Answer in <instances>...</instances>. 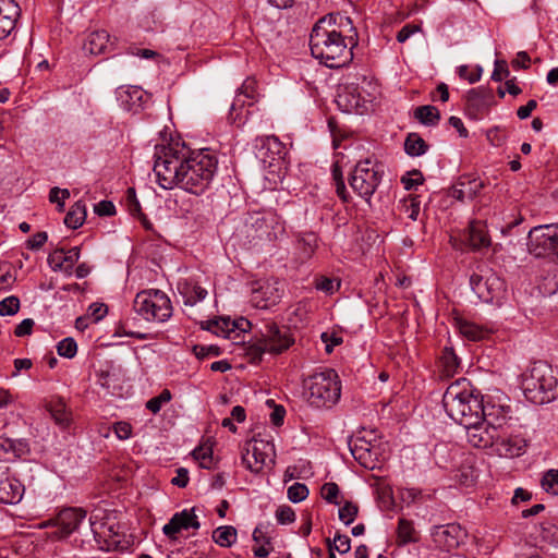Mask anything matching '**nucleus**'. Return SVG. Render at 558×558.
I'll return each mask as SVG.
<instances>
[{"label":"nucleus","mask_w":558,"mask_h":558,"mask_svg":"<svg viewBox=\"0 0 558 558\" xmlns=\"http://www.w3.org/2000/svg\"><path fill=\"white\" fill-rule=\"evenodd\" d=\"M357 33L348 16L330 13L319 19L310 36L312 56L331 69L348 65L353 59L352 48Z\"/></svg>","instance_id":"f257e3e1"},{"label":"nucleus","mask_w":558,"mask_h":558,"mask_svg":"<svg viewBox=\"0 0 558 558\" xmlns=\"http://www.w3.org/2000/svg\"><path fill=\"white\" fill-rule=\"evenodd\" d=\"M483 397L473 388L466 378H459L451 383L442 397V404L447 414L457 423L470 426L478 422L483 411Z\"/></svg>","instance_id":"f03ea898"},{"label":"nucleus","mask_w":558,"mask_h":558,"mask_svg":"<svg viewBox=\"0 0 558 558\" xmlns=\"http://www.w3.org/2000/svg\"><path fill=\"white\" fill-rule=\"evenodd\" d=\"M217 168V156L208 149L185 154L181 189L195 195L203 194L210 186Z\"/></svg>","instance_id":"7ed1b4c3"},{"label":"nucleus","mask_w":558,"mask_h":558,"mask_svg":"<svg viewBox=\"0 0 558 558\" xmlns=\"http://www.w3.org/2000/svg\"><path fill=\"white\" fill-rule=\"evenodd\" d=\"M557 384L551 366L538 361L522 375L521 387L529 401L545 404L556 398Z\"/></svg>","instance_id":"20e7f679"},{"label":"nucleus","mask_w":558,"mask_h":558,"mask_svg":"<svg viewBox=\"0 0 558 558\" xmlns=\"http://www.w3.org/2000/svg\"><path fill=\"white\" fill-rule=\"evenodd\" d=\"M284 232L280 217L272 210L253 211L247 214L240 234L248 244L277 240Z\"/></svg>","instance_id":"39448f33"},{"label":"nucleus","mask_w":558,"mask_h":558,"mask_svg":"<svg viewBox=\"0 0 558 558\" xmlns=\"http://www.w3.org/2000/svg\"><path fill=\"white\" fill-rule=\"evenodd\" d=\"M186 151L184 148H177L171 145L156 146L154 172L157 183L165 190L173 186L181 187V173Z\"/></svg>","instance_id":"423d86ee"},{"label":"nucleus","mask_w":558,"mask_h":558,"mask_svg":"<svg viewBox=\"0 0 558 558\" xmlns=\"http://www.w3.org/2000/svg\"><path fill=\"white\" fill-rule=\"evenodd\" d=\"M304 386L308 402L316 408L332 407L340 398L341 385L331 368L308 376Z\"/></svg>","instance_id":"0eeeda50"},{"label":"nucleus","mask_w":558,"mask_h":558,"mask_svg":"<svg viewBox=\"0 0 558 558\" xmlns=\"http://www.w3.org/2000/svg\"><path fill=\"white\" fill-rule=\"evenodd\" d=\"M294 337L287 326H278L269 323L260 330V336L250 347L254 359H262L264 353L272 355L281 354L294 344Z\"/></svg>","instance_id":"6e6552de"},{"label":"nucleus","mask_w":558,"mask_h":558,"mask_svg":"<svg viewBox=\"0 0 558 558\" xmlns=\"http://www.w3.org/2000/svg\"><path fill=\"white\" fill-rule=\"evenodd\" d=\"M134 311L147 322L163 323L172 315V305L168 295L156 289L144 290L136 294Z\"/></svg>","instance_id":"1a4fd4ad"},{"label":"nucleus","mask_w":558,"mask_h":558,"mask_svg":"<svg viewBox=\"0 0 558 558\" xmlns=\"http://www.w3.org/2000/svg\"><path fill=\"white\" fill-rule=\"evenodd\" d=\"M383 178V167L376 160L366 158L360 160L353 168L349 184L352 190L367 203L376 192Z\"/></svg>","instance_id":"9d476101"},{"label":"nucleus","mask_w":558,"mask_h":558,"mask_svg":"<svg viewBox=\"0 0 558 558\" xmlns=\"http://www.w3.org/2000/svg\"><path fill=\"white\" fill-rule=\"evenodd\" d=\"M470 284L477 298L485 303L499 302L506 291L504 280L486 266L477 267L470 277Z\"/></svg>","instance_id":"9b49d317"},{"label":"nucleus","mask_w":558,"mask_h":558,"mask_svg":"<svg viewBox=\"0 0 558 558\" xmlns=\"http://www.w3.org/2000/svg\"><path fill=\"white\" fill-rule=\"evenodd\" d=\"M275 457L274 444L262 438H253L243 449L242 462L251 472L259 473L264 468L275 463Z\"/></svg>","instance_id":"f8f14e48"},{"label":"nucleus","mask_w":558,"mask_h":558,"mask_svg":"<svg viewBox=\"0 0 558 558\" xmlns=\"http://www.w3.org/2000/svg\"><path fill=\"white\" fill-rule=\"evenodd\" d=\"M283 293V282L277 279L257 280L252 283L250 302L256 308L268 310L280 302Z\"/></svg>","instance_id":"ddd939ff"},{"label":"nucleus","mask_w":558,"mask_h":558,"mask_svg":"<svg viewBox=\"0 0 558 558\" xmlns=\"http://www.w3.org/2000/svg\"><path fill=\"white\" fill-rule=\"evenodd\" d=\"M530 251L536 255L554 254L558 257V223L536 226L529 232Z\"/></svg>","instance_id":"4468645a"},{"label":"nucleus","mask_w":558,"mask_h":558,"mask_svg":"<svg viewBox=\"0 0 558 558\" xmlns=\"http://www.w3.org/2000/svg\"><path fill=\"white\" fill-rule=\"evenodd\" d=\"M86 518V511L82 508H64L57 513V530L47 533L51 541H62L77 531Z\"/></svg>","instance_id":"2eb2a0df"},{"label":"nucleus","mask_w":558,"mask_h":558,"mask_svg":"<svg viewBox=\"0 0 558 558\" xmlns=\"http://www.w3.org/2000/svg\"><path fill=\"white\" fill-rule=\"evenodd\" d=\"M434 543L442 548L444 550L450 551L457 547L461 543H463L465 537L464 530L458 524H446L435 526L432 532Z\"/></svg>","instance_id":"dca6fc26"},{"label":"nucleus","mask_w":558,"mask_h":558,"mask_svg":"<svg viewBox=\"0 0 558 558\" xmlns=\"http://www.w3.org/2000/svg\"><path fill=\"white\" fill-rule=\"evenodd\" d=\"M464 427L466 429V439L469 444L475 448L493 449L497 437H499V433H497L495 427H489L480 418L478 422H473L472 425Z\"/></svg>","instance_id":"f3484780"},{"label":"nucleus","mask_w":558,"mask_h":558,"mask_svg":"<svg viewBox=\"0 0 558 558\" xmlns=\"http://www.w3.org/2000/svg\"><path fill=\"white\" fill-rule=\"evenodd\" d=\"M195 508L184 509L175 512L167 524L163 525L162 532L169 538H175L177 534L183 530H198L201 523L194 513Z\"/></svg>","instance_id":"a211bd4d"},{"label":"nucleus","mask_w":558,"mask_h":558,"mask_svg":"<svg viewBox=\"0 0 558 558\" xmlns=\"http://www.w3.org/2000/svg\"><path fill=\"white\" fill-rule=\"evenodd\" d=\"M526 440L520 435H508L506 429L499 432L493 450L499 456L505 458L520 457L524 453Z\"/></svg>","instance_id":"6ab92c4d"},{"label":"nucleus","mask_w":558,"mask_h":558,"mask_svg":"<svg viewBox=\"0 0 558 558\" xmlns=\"http://www.w3.org/2000/svg\"><path fill=\"white\" fill-rule=\"evenodd\" d=\"M493 100L492 89L486 87L472 88L466 95V110L471 117L477 118L489 109Z\"/></svg>","instance_id":"aec40b11"},{"label":"nucleus","mask_w":558,"mask_h":558,"mask_svg":"<svg viewBox=\"0 0 558 558\" xmlns=\"http://www.w3.org/2000/svg\"><path fill=\"white\" fill-rule=\"evenodd\" d=\"M23 484L15 477H11L5 470L0 468V502L14 505L21 501L24 495Z\"/></svg>","instance_id":"412c9836"},{"label":"nucleus","mask_w":558,"mask_h":558,"mask_svg":"<svg viewBox=\"0 0 558 558\" xmlns=\"http://www.w3.org/2000/svg\"><path fill=\"white\" fill-rule=\"evenodd\" d=\"M20 16L21 8L15 0H0V40L12 33Z\"/></svg>","instance_id":"4be33fe9"},{"label":"nucleus","mask_w":558,"mask_h":558,"mask_svg":"<svg viewBox=\"0 0 558 558\" xmlns=\"http://www.w3.org/2000/svg\"><path fill=\"white\" fill-rule=\"evenodd\" d=\"M509 408L483 402V411H481L480 420L492 428H496L497 433L506 429L508 421L510 420Z\"/></svg>","instance_id":"5701e85b"},{"label":"nucleus","mask_w":558,"mask_h":558,"mask_svg":"<svg viewBox=\"0 0 558 558\" xmlns=\"http://www.w3.org/2000/svg\"><path fill=\"white\" fill-rule=\"evenodd\" d=\"M258 153L264 162H268L269 166H272L274 162L283 160L286 146L278 140V137L267 136L262 140Z\"/></svg>","instance_id":"b1692460"},{"label":"nucleus","mask_w":558,"mask_h":558,"mask_svg":"<svg viewBox=\"0 0 558 558\" xmlns=\"http://www.w3.org/2000/svg\"><path fill=\"white\" fill-rule=\"evenodd\" d=\"M484 187L480 179L463 178L451 189V196L458 201L473 199Z\"/></svg>","instance_id":"393cba45"},{"label":"nucleus","mask_w":558,"mask_h":558,"mask_svg":"<svg viewBox=\"0 0 558 558\" xmlns=\"http://www.w3.org/2000/svg\"><path fill=\"white\" fill-rule=\"evenodd\" d=\"M112 44L107 31L92 32L84 44V50L90 54H100L107 52Z\"/></svg>","instance_id":"a878e982"},{"label":"nucleus","mask_w":558,"mask_h":558,"mask_svg":"<svg viewBox=\"0 0 558 558\" xmlns=\"http://www.w3.org/2000/svg\"><path fill=\"white\" fill-rule=\"evenodd\" d=\"M468 241L473 250H482L490 246V238L486 225L482 221H472L469 227Z\"/></svg>","instance_id":"bb28decb"},{"label":"nucleus","mask_w":558,"mask_h":558,"mask_svg":"<svg viewBox=\"0 0 558 558\" xmlns=\"http://www.w3.org/2000/svg\"><path fill=\"white\" fill-rule=\"evenodd\" d=\"M46 408L58 426L61 428L70 426L72 423V412L62 399L50 400Z\"/></svg>","instance_id":"cd10ccee"},{"label":"nucleus","mask_w":558,"mask_h":558,"mask_svg":"<svg viewBox=\"0 0 558 558\" xmlns=\"http://www.w3.org/2000/svg\"><path fill=\"white\" fill-rule=\"evenodd\" d=\"M178 289L184 299V304L190 306L203 301L207 295L206 289L193 282L185 281L180 283Z\"/></svg>","instance_id":"c85d7f7f"},{"label":"nucleus","mask_w":558,"mask_h":558,"mask_svg":"<svg viewBox=\"0 0 558 558\" xmlns=\"http://www.w3.org/2000/svg\"><path fill=\"white\" fill-rule=\"evenodd\" d=\"M86 205L84 202H76L64 217V225L71 229L80 228L86 219Z\"/></svg>","instance_id":"c756f323"},{"label":"nucleus","mask_w":558,"mask_h":558,"mask_svg":"<svg viewBox=\"0 0 558 558\" xmlns=\"http://www.w3.org/2000/svg\"><path fill=\"white\" fill-rule=\"evenodd\" d=\"M413 116L417 121L426 126H435L440 120L439 110L430 105L415 108Z\"/></svg>","instance_id":"7c9ffc66"},{"label":"nucleus","mask_w":558,"mask_h":558,"mask_svg":"<svg viewBox=\"0 0 558 558\" xmlns=\"http://www.w3.org/2000/svg\"><path fill=\"white\" fill-rule=\"evenodd\" d=\"M202 328L223 338H230L233 332L230 318L223 317L203 322Z\"/></svg>","instance_id":"2f4dec72"},{"label":"nucleus","mask_w":558,"mask_h":558,"mask_svg":"<svg viewBox=\"0 0 558 558\" xmlns=\"http://www.w3.org/2000/svg\"><path fill=\"white\" fill-rule=\"evenodd\" d=\"M427 149L428 145L417 133H410L407 136L404 141V150L409 156H422L427 151Z\"/></svg>","instance_id":"473e14b6"},{"label":"nucleus","mask_w":558,"mask_h":558,"mask_svg":"<svg viewBox=\"0 0 558 558\" xmlns=\"http://www.w3.org/2000/svg\"><path fill=\"white\" fill-rule=\"evenodd\" d=\"M457 327L463 337L472 341L482 340L486 336V330L484 328L468 320H457Z\"/></svg>","instance_id":"72a5a7b5"},{"label":"nucleus","mask_w":558,"mask_h":558,"mask_svg":"<svg viewBox=\"0 0 558 558\" xmlns=\"http://www.w3.org/2000/svg\"><path fill=\"white\" fill-rule=\"evenodd\" d=\"M213 539L221 547H230L236 541V530L231 525L219 526L213 532Z\"/></svg>","instance_id":"f704fd0d"},{"label":"nucleus","mask_w":558,"mask_h":558,"mask_svg":"<svg viewBox=\"0 0 558 558\" xmlns=\"http://www.w3.org/2000/svg\"><path fill=\"white\" fill-rule=\"evenodd\" d=\"M440 365L446 376H452L458 367L459 360L452 348H445L440 356Z\"/></svg>","instance_id":"c9c22d12"},{"label":"nucleus","mask_w":558,"mask_h":558,"mask_svg":"<svg viewBox=\"0 0 558 558\" xmlns=\"http://www.w3.org/2000/svg\"><path fill=\"white\" fill-rule=\"evenodd\" d=\"M397 538L399 544L415 542V529L413 523L405 519H400L397 527Z\"/></svg>","instance_id":"e433bc0d"},{"label":"nucleus","mask_w":558,"mask_h":558,"mask_svg":"<svg viewBox=\"0 0 558 558\" xmlns=\"http://www.w3.org/2000/svg\"><path fill=\"white\" fill-rule=\"evenodd\" d=\"M117 93L119 95V98H121L122 101L130 104L131 107L136 106L137 101V106H141V101L144 95L143 89L136 86H129L126 88L119 87Z\"/></svg>","instance_id":"4c0bfd02"},{"label":"nucleus","mask_w":558,"mask_h":558,"mask_svg":"<svg viewBox=\"0 0 558 558\" xmlns=\"http://www.w3.org/2000/svg\"><path fill=\"white\" fill-rule=\"evenodd\" d=\"M0 450L4 453H12L14 457H21L26 451V445L22 440L0 437Z\"/></svg>","instance_id":"58836bf2"},{"label":"nucleus","mask_w":558,"mask_h":558,"mask_svg":"<svg viewBox=\"0 0 558 558\" xmlns=\"http://www.w3.org/2000/svg\"><path fill=\"white\" fill-rule=\"evenodd\" d=\"M332 178L335 181L337 195L340 197V199L343 203H349L351 201V195L347 191L344 180L342 177V172H341L340 168L338 167V165H335L332 168Z\"/></svg>","instance_id":"ea45409f"},{"label":"nucleus","mask_w":558,"mask_h":558,"mask_svg":"<svg viewBox=\"0 0 558 558\" xmlns=\"http://www.w3.org/2000/svg\"><path fill=\"white\" fill-rule=\"evenodd\" d=\"M16 280L15 271L8 264L0 265V292L8 291Z\"/></svg>","instance_id":"a19ab883"},{"label":"nucleus","mask_w":558,"mask_h":558,"mask_svg":"<svg viewBox=\"0 0 558 558\" xmlns=\"http://www.w3.org/2000/svg\"><path fill=\"white\" fill-rule=\"evenodd\" d=\"M541 484L546 493L558 495V470L551 469L547 471Z\"/></svg>","instance_id":"79ce46f5"},{"label":"nucleus","mask_w":558,"mask_h":558,"mask_svg":"<svg viewBox=\"0 0 558 558\" xmlns=\"http://www.w3.org/2000/svg\"><path fill=\"white\" fill-rule=\"evenodd\" d=\"M359 508L351 501H345L339 509V519L345 524L350 525L356 518Z\"/></svg>","instance_id":"37998d69"},{"label":"nucleus","mask_w":558,"mask_h":558,"mask_svg":"<svg viewBox=\"0 0 558 558\" xmlns=\"http://www.w3.org/2000/svg\"><path fill=\"white\" fill-rule=\"evenodd\" d=\"M193 457L199 461L203 469L213 466V450L209 447H197L193 450Z\"/></svg>","instance_id":"c03bdc74"},{"label":"nucleus","mask_w":558,"mask_h":558,"mask_svg":"<svg viewBox=\"0 0 558 558\" xmlns=\"http://www.w3.org/2000/svg\"><path fill=\"white\" fill-rule=\"evenodd\" d=\"M308 496V488L305 484L294 483L288 488V498L292 502H300Z\"/></svg>","instance_id":"a18cd8bd"},{"label":"nucleus","mask_w":558,"mask_h":558,"mask_svg":"<svg viewBox=\"0 0 558 558\" xmlns=\"http://www.w3.org/2000/svg\"><path fill=\"white\" fill-rule=\"evenodd\" d=\"M57 351L59 355L72 359L77 352V344L73 338H65L58 343Z\"/></svg>","instance_id":"49530a36"},{"label":"nucleus","mask_w":558,"mask_h":558,"mask_svg":"<svg viewBox=\"0 0 558 558\" xmlns=\"http://www.w3.org/2000/svg\"><path fill=\"white\" fill-rule=\"evenodd\" d=\"M70 197L68 189L52 187L49 192V201L57 204L58 211L64 210V202Z\"/></svg>","instance_id":"de8ad7c7"},{"label":"nucleus","mask_w":558,"mask_h":558,"mask_svg":"<svg viewBox=\"0 0 558 558\" xmlns=\"http://www.w3.org/2000/svg\"><path fill=\"white\" fill-rule=\"evenodd\" d=\"M20 310V300L19 298L11 295L5 299H3L0 302V315L1 316H9L14 315Z\"/></svg>","instance_id":"09e8293b"},{"label":"nucleus","mask_w":558,"mask_h":558,"mask_svg":"<svg viewBox=\"0 0 558 558\" xmlns=\"http://www.w3.org/2000/svg\"><path fill=\"white\" fill-rule=\"evenodd\" d=\"M315 288L327 294H332L340 288V282L322 276L315 279Z\"/></svg>","instance_id":"8fccbe9b"},{"label":"nucleus","mask_w":558,"mask_h":558,"mask_svg":"<svg viewBox=\"0 0 558 558\" xmlns=\"http://www.w3.org/2000/svg\"><path fill=\"white\" fill-rule=\"evenodd\" d=\"M64 256V250L63 248H57L54 250L49 256H48V264L54 271H63L65 274V257Z\"/></svg>","instance_id":"3c124183"},{"label":"nucleus","mask_w":558,"mask_h":558,"mask_svg":"<svg viewBox=\"0 0 558 558\" xmlns=\"http://www.w3.org/2000/svg\"><path fill=\"white\" fill-rule=\"evenodd\" d=\"M171 400V393L169 390L165 389L157 397L149 399L146 403V408L153 412L158 413L163 403H167Z\"/></svg>","instance_id":"603ef678"},{"label":"nucleus","mask_w":558,"mask_h":558,"mask_svg":"<svg viewBox=\"0 0 558 558\" xmlns=\"http://www.w3.org/2000/svg\"><path fill=\"white\" fill-rule=\"evenodd\" d=\"M322 497L329 504L339 505L338 500L339 487L336 483H325L320 489Z\"/></svg>","instance_id":"864d4df0"},{"label":"nucleus","mask_w":558,"mask_h":558,"mask_svg":"<svg viewBox=\"0 0 558 558\" xmlns=\"http://www.w3.org/2000/svg\"><path fill=\"white\" fill-rule=\"evenodd\" d=\"M424 181V177L420 170H412L401 178V182L405 190H412L417 185H421Z\"/></svg>","instance_id":"5fc2aeb1"},{"label":"nucleus","mask_w":558,"mask_h":558,"mask_svg":"<svg viewBox=\"0 0 558 558\" xmlns=\"http://www.w3.org/2000/svg\"><path fill=\"white\" fill-rule=\"evenodd\" d=\"M276 519L280 524H289L294 522L295 513L289 506H280L276 511Z\"/></svg>","instance_id":"6e6d98bb"},{"label":"nucleus","mask_w":558,"mask_h":558,"mask_svg":"<svg viewBox=\"0 0 558 558\" xmlns=\"http://www.w3.org/2000/svg\"><path fill=\"white\" fill-rule=\"evenodd\" d=\"M65 259V274L66 275H71L72 271H73V268H74V265L75 263L80 258V247L78 246H74L68 251L64 250V256Z\"/></svg>","instance_id":"4d7b16f0"},{"label":"nucleus","mask_w":558,"mask_h":558,"mask_svg":"<svg viewBox=\"0 0 558 558\" xmlns=\"http://www.w3.org/2000/svg\"><path fill=\"white\" fill-rule=\"evenodd\" d=\"M510 74L508 64L505 60H496L495 69L492 73V80L495 82H501L504 78L508 77Z\"/></svg>","instance_id":"13d9d810"},{"label":"nucleus","mask_w":558,"mask_h":558,"mask_svg":"<svg viewBox=\"0 0 558 558\" xmlns=\"http://www.w3.org/2000/svg\"><path fill=\"white\" fill-rule=\"evenodd\" d=\"M482 68L476 66L474 71L471 72V75H468V65H460L458 68V74L461 78L466 80L469 83L474 84L481 80L482 76Z\"/></svg>","instance_id":"bf43d9fd"},{"label":"nucleus","mask_w":558,"mask_h":558,"mask_svg":"<svg viewBox=\"0 0 558 558\" xmlns=\"http://www.w3.org/2000/svg\"><path fill=\"white\" fill-rule=\"evenodd\" d=\"M421 31L422 28L417 24H405L397 34V40L399 43H405L412 35Z\"/></svg>","instance_id":"052dcab7"},{"label":"nucleus","mask_w":558,"mask_h":558,"mask_svg":"<svg viewBox=\"0 0 558 558\" xmlns=\"http://www.w3.org/2000/svg\"><path fill=\"white\" fill-rule=\"evenodd\" d=\"M320 338L322 341L326 344L325 350L327 353H331L333 347L342 343V338L335 332H323Z\"/></svg>","instance_id":"680f3d73"},{"label":"nucleus","mask_w":558,"mask_h":558,"mask_svg":"<svg viewBox=\"0 0 558 558\" xmlns=\"http://www.w3.org/2000/svg\"><path fill=\"white\" fill-rule=\"evenodd\" d=\"M113 432L119 439L125 440L132 435V426L130 423L124 421L117 422L113 425Z\"/></svg>","instance_id":"e2e57ef3"},{"label":"nucleus","mask_w":558,"mask_h":558,"mask_svg":"<svg viewBox=\"0 0 558 558\" xmlns=\"http://www.w3.org/2000/svg\"><path fill=\"white\" fill-rule=\"evenodd\" d=\"M48 234L45 231L35 233L26 242V247L33 251L39 250L47 241Z\"/></svg>","instance_id":"0e129e2a"},{"label":"nucleus","mask_w":558,"mask_h":558,"mask_svg":"<svg viewBox=\"0 0 558 558\" xmlns=\"http://www.w3.org/2000/svg\"><path fill=\"white\" fill-rule=\"evenodd\" d=\"M420 199L417 196L411 197L409 199V204H404L405 213L408 214V217L415 221L420 214Z\"/></svg>","instance_id":"69168bd1"},{"label":"nucleus","mask_w":558,"mask_h":558,"mask_svg":"<svg viewBox=\"0 0 558 558\" xmlns=\"http://www.w3.org/2000/svg\"><path fill=\"white\" fill-rule=\"evenodd\" d=\"M336 542L337 545H335V548L339 554H347L351 549V539L348 535L344 534H336Z\"/></svg>","instance_id":"338daca9"},{"label":"nucleus","mask_w":558,"mask_h":558,"mask_svg":"<svg viewBox=\"0 0 558 558\" xmlns=\"http://www.w3.org/2000/svg\"><path fill=\"white\" fill-rule=\"evenodd\" d=\"M95 213L98 216H112L116 214V207L110 201H101L95 206Z\"/></svg>","instance_id":"774afa93"}]
</instances>
